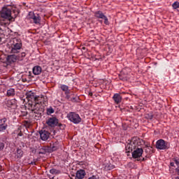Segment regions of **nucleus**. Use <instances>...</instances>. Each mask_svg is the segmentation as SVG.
<instances>
[{
	"instance_id": "nucleus-33",
	"label": "nucleus",
	"mask_w": 179,
	"mask_h": 179,
	"mask_svg": "<svg viewBox=\"0 0 179 179\" xmlns=\"http://www.w3.org/2000/svg\"><path fill=\"white\" fill-rule=\"evenodd\" d=\"M57 127H59V129H65V127L66 126L58 122Z\"/></svg>"
},
{
	"instance_id": "nucleus-41",
	"label": "nucleus",
	"mask_w": 179,
	"mask_h": 179,
	"mask_svg": "<svg viewBox=\"0 0 179 179\" xmlns=\"http://www.w3.org/2000/svg\"><path fill=\"white\" fill-rule=\"evenodd\" d=\"M18 136H23V133H22V131H20V132L17 134Z\"/></svg>"
},
{
	"instance_id": "nucleus-44",
	"label": "nucleus",
	"mask_w": 179,
	"mask_h": 179,
	"mask_svg": "<svg viewBox=\"0 0 179 179\" xmlns=\"http://www.w3.org/2000/svg\"><path fill=\"white\" fill-rule=\"evenodd\" d=\"M83 50H85V48H83Z\"/></svg>"
},
{
	"instance_id": "nucleus-24",
	"label": "nucleus",
	"mask_w": 179,
	"mask_h": 179,
	"mask_svg": "<svg viewBox=\"0 0 179 179\" xmlns=\"http://www.w3.org/2000/svg\"><path fill=\"white\" fill-rule=\"evenodd\" d=\"M32 20L35 24H40V22H41V17H40V15H38V14L35 15Z\"/></svg>"
},
{
	"instance_id": "nucleus-28",
	"label": "nucleus",
	"mask_w": 179,
	"mask_h": 179,
	"mask_svg": "<svg viewBox=\"0 0 179 179\" xmlns=\"http://www.w3.org/2000/svg\"><path fill=\"white\" fill-rule=\"evenodd\" d=\"M153 117L154 115H153V113H152L145 114V118L147 120H153Z\"/></svg>"
},
{
	"instance_id": "nucleus-21",
	"label": "nucleus",
	"mask_w": 179,
	"mask_h": 179,
	"mask_svg": "<svg viewBox=\"0 0 179 179\" xmlns=\"http://www.w3.org/2000/svg\"><path fill=\"white\" fill-rule=\"evenodd\" d=\"M113 99L114 100L115 104H120L121 101H122V96L120 94H115L113 96Z\"/></svg>"
},
{
	"instance_id": "nucleus-18",
	"label": "nucleus",
	"mask_w": 179,
	"mask_h": 179,
	"mask_svg": "<svg viewBox=\"0 0 179 179\" xmlns=\"http://www.w3.org/2000/svg\"><path fill=\"white\" fill-rule=\"evenodd\" d=\"M86 176V171L83 169H80L77 171L76 173V179H83L85 178V176Z\"/></svg>"
},
{
	"instance_id": "nucleus-27",
	"label": "nucleus",
	"mask_w": 179,
	"mask_h": 179,
	"mask_svg": "<svg viewBox=\"0 0 179 179\" xmlns=\"http://www.w3.org/2000/svg\"><path fill=\"white\" fill-rule=\"evenodd\" d=\"M50 174H61V171L58 170V169H52L50 170Z\"/></svg>"
},
{
	"instance_id": "nucleus-8",
	"label": "nucleus",
	"mask_w": 179,
	"mask_h": 179,
	"mask_svg": "<svg viewBox=\"0 0 179 179\" xmlns=\"http://www.w3.org/2000/svg\"><path fill=\"white\" fill-rule=\"evenodd\" d=\"M156 148L159 150H166V149H170V143L163 139H159L156 143Z\"/></svg>"
},
{
	"instance_id": "nucleus-30",
	"label": "nucleus",
	"mask_w": 179,
	"mask_h": 179,
	"mask_svg": "<svg viewBox=\"0 0 179 179\" xmlns=\"http://www.w3.org/2000/svg\"><path fill=\"white\" fill-rule=\"evenodd\" d=\"M54 108H52V107H50L47 109V115H50V114H54Z\"/></svg>"
},
{
	"instance_id": "nucleus-37",
	"label": "nucleus",
	"mask_w": 179,
	"mask_h": 179,
	"mask_svg": "<svg viewBox=\"0 0 179 179\" xmlns=\"http://www.w3.org/2000/svg\"><path fill=\"white\" fill-rule=\"evenodd\" d=\"M102 19L104 20V23L106 24H110V23L108 22V18H107V16L105 15Z\"/></svg>"
},
{
	"instance_id": "nucleus-26",
	"label": "nucleus",
	"mask_w": 179,
	"mask_h": 179,
	"mask_svg": "<svg viewBox=\"0 0 179 179\" xmlns=\"http://www.w3.org/2000/svg\"><path fill=\"white\" fill-rule=\"evenodd\" d=\"M15 89L10 88V90H7V96L8 97L13 96H15Z\"/></svg>"
},
{
	"instance_id": "nucleus-19",
	"label": "nucleus",
	"mask_w": 179,
	"mask_h": 179,
	"mask_svg": "<svg viewBox=\"0 0 179 179\" xmlns=\"http://www.w3.org/2000/svg\"><path fill=\"white\" fill-rule=\"evenodd\" d=\"M59 148V144L58 141L52 142L50 143L49 150L51 152H55V150H58Z\"/></svg>"
},
{
	"instance_id": "nucleus-40",
	"label": "nucleus",
	"mask_w": 179,
	"mask_h": 179,
	"mask_svg": "<svg viewBox=\"0 0 179 179\" xmlns=\"http://www.w3.org/2000/svg\"><path fill=\"white\" fill-rule=\"evenodd\" d=\"M26 57V53L25 52H22L21 53V58H24Z\"/></svg>"
},
{
	"instance_id": "nucleus-13",
	"label": "nucleus",
	"mask_w": 179,
	"mask_h": 179,
	"mask_svg": "<svg viewBox=\"0 0 179 179\" xmlns=\"http://www.w3.org/2000/svg\"><path fill=\"white\" fill-rule=\"evenodd\" d=\"M173 162L170 163V166H169V173L171 174L174 173V171H173V169H171V167H176L174 164H176L177 167H179V158L178 157L173 158Z\"/></svg>"
},
{
	"instance_id": "nucleus-7",
	"label": "nucleus",
	"mask_w": 179,
	"mask_h": 179,
	"mask_svg": "<svg viewBox=\"0 0 179 179\" xmlns=\"http://www.w3.org/2000/svg\"><path fill=\"white\" fill-rule=\"evenodd\" d=\"M130 78L131 71L128 68L123 69L119 74L120 80H122L123 82H127V80H129Z\"/></svg>"
},
{
	"instance_id": "nucleus-16",
	"label": "nucleus",
	"mask_w": 179,
	"mask_h": 179,
	"mask_svg": "<svg viewBox=\"0 0 179 179\" xmlns=\"http://www.w3.org/2000/svg\"><path fill=\"white\" fill-rule=\"evenodd\" d=\"M1 124H0V132H3L8 128V124H6V121L8 120L6 117L2 118L0 120Z\"/></svg>"
},
{
	"instance_id": "nucleus-38",
	"label": "nucleus",
	"mask_w": 179,
	"mask_h": 179,
	"mask_svg": "<svg viewBox=\"0 0 179 179\" xmlns=\"http://www.w3.org/2000/svg\"><path fill=\"white\" fill-rule=\"evenodd\" d=\"M175 171L178 176H179V166H177L176 169H175Z\"/></svg>"
},
{
	"instance_id": "nucleus-47",
	"label": "nucleus",
	"mask_w": 179,
	"mask_h": 179,
	"mask_svg": "<svg viewBox=\"0 0 179 179\" xmlns=\"http://www.w3.org/2000/svg\"><path fill=\"white\" fill-rule=\"evenodd\" d=\"M1 38H0V41H1Z\"/></svg>"
},
{
	"instance_id": "nucleus-1",
	"label": "nucleus",
	"mask_w": 179,
	"mask_h": 179,
	"mask_svg": "<svg viewBox=\"0 0 179 179\" xmlns=\"http://www.w3.org/2000/svg\"><path fill=\"white\" fill-rule=\"evenodd\" d=\"M143 144H145V141L138 137H134L131 141H130L126 145L125 149L127 153L132 152L133 159H137V162H145V158L142 157L143 155V148H142Z\"/></svg>"
},
{
	"instance_id": "nucleus-42",
	"label": "nucleus",
	"mask_w": 179,
	"mask_h": 179,
	"mask_svg": "<svg viewBox=\"0 0 179 179\" xmlns=\"http://www.w3.org/2000/svg\"><path fill=\"white\" fill-rule=\"evenodd\" d=\"M172 179H179V176H172Z\"/></svg>"
},
{
	"instance_id": "nucleus-35",
	"label": "nucleus",
	"mask_w": 179,
	"mask_h": 179,
	"mask_svg": "<svg viewBox=\"0 0 179 179\" xmlns=\"http://www.w3.org/2000/svg\"><path fill=\"white\" fill-rule=\"evenodd\" d=\"M34 16H36V14H34V13L29 12V15H28V18L29 19H33L34 17Z\"/></svg>"
},
{
	"instance_id": "nucleus-15",
	"label": "nucleus",
	"mask_w": 179,
	"mask_h": 179,
	"mask_svg": "<svg viewBox=\"0 0 179 179\" xmlns=\"http://www.w3.org/2000/svg\"><path fill=\"white\" fill-rule=\"evenodd\" d=\"M43 101H44V96H40L36 95V101L34 102V105L41 108V104H43Z\"/></svg>"
},
{
	"instance_id": "nucleus-14",
	"label": "nucleus",
	"mask_w": 179,
	"mask_h": 179,
	"mask_svg": "<svg viewBox=\"0 0 179 179\" xmlns=\"http://www.w3.org/2000/svg\"><path fill=\"white\" fill-rule=\"evenodd\" d=\"M23 150L21 148H17L16 151L14 152V157L18 160H20L23 157Z\"/></svg>"
},
{
	"instance_id": "nucleus-45",
	"label": "nucleus",
	"mask_w": 179,
	"mask_h": 179,
	"mask_svg": "<svg viewBox=\"0 0 179 179\" xmlns=\"http://www.w3.org/2000/svg\"><path fill=\"white\" fill-rule=\"evenodd\" d=\"M100 22H101V23H102V22H103V21H102V20H101Z\"/></svg>"
},
{
	"instance_id": "nucleus-20",
	"label": "nucleus",
	"mask_w": 179,
	"mask_h": 179,
	"mask_svg": "<svg viewBox=\"0 0 179 179\" xmlns=\"http://www.w3.org/2000/svg\"><path fill=\"white\" fill-rule=\"evenodd\" d=\"M34 75H40L43 72V69L40 66H35L32 69Z\"/></svg>"
},
{
	"instance_id": "nucleus-23",
	"label": "nucleus",
	"mask_w": 179,
	"mask_h": 179,
	"mask_svg": "<svg viewBox=\"0 0 179 179\" xmlns=\"http://www.w3.org/2000/svg\"><path fill=\"white\" fill-rule=\"evenodd\" d=\"M94 15V17H96V19H103L106 16L101 10L95 11Z\"/></svg>"
},
{
	"instance_id": "nucleus-3",
	"label": "nucleus",
	"mask_w": 179,
	"mask_h": 179,
	"mask_svg": "<svg viewBox=\"0 0 179 179\" xmlns=\"http://www.w3.org/2000/svg\"><path fill=\"white\" fill-rule=\"evenodd\" d=\"M22 39L20 38H14L10 41L8 52L10 54H19L22 50Z\"/></svg>"
},
{
	"instance_id": "nucleus-11",
	"label": "nucleus",
	"mask_w": 179,
	"mask_h": 179,
	"mask_svg": "<svg viewBox=\"0 0 179 179\" xmlns=\"http://www.w3.org/2000/svg\"><path fill=\"white\" fill-rule=\"evenodd\" d=\"M17 59L22 61V59H19V57H17L16 55H10L6 57V61L8 62V64H13V62H16Z\"/></svg>"
},
{
	"instance_id": "nucleus-10",
	"label": "nucleus",
	"mask_w": 179,
	"mask_h": 179,
	"mask_svg": "<svg viewBox=\"0 0 179 179\" xmlns=\"http://www.w3.org/2000/svg\"><path fill=\"white\" fill-rule=\"evenodd\" d=\"M59 120L55 117H50L47 121L46 124L51 127L52 128H54L55 127H57L58 125Z\"/></svg>"
},
{
	"instance_id": "nucleus-17",
	"label": "nucleus",
	"mask_w": 179,
	"mask_h": 179,
	"mask_svg": "<svg viewBox=\"0 0 179 179\" xmlns=\"http://www.w3.org/2000/svg\"><path fill=\"white\" fill-rule=\"evenodd\" d=\"M7 106L15 110L17 107V101L15 99L8 101Z\"/></svg>"
},
{
	"instance_id": "nucleus-6",
	"label": "nucleus",
	"mask_w": 179,
	"mask_h": 179,
	"mask_svg": "<svg viewBox=\"0 0 179 179\" xmlns=\"http://www.w3.org/2000/svg\"><path fill=\"white\" fill-rule=\"evenodd\" d=\"M67 118H69V121L73 124H80V122H82V118L79 116V114L75 112L69 113Z\"/></svg>"
},
{
	"instance_id": "nucleus-46",
	"label": "nucleus",
	"mask_w": 179,
	"mask_h": 179,
	"mask_svg": "<svg viewBox=\"0 0 179 179\" xmlns=\"http://www.w3.org/2000/svg\"><path fill=\"white\" fill-rule=\"evenodd\" d=\"M31 164H33V162H31Z\"/></svg>"
},
{
	"instance_id": "nucleus-36",
	"label": "nucleus",
	"mask_w": 179,
	"mask_h": 179,
	"mask_svg": "<svg viewBox=\"0 0 179 179\" xmlns=\"http://www.w3.org/2000/svg\"><path fill=\"white\" fill-rule=\"evenodd\" d=\"M5 148V143L2 141H0V152H2Z\"/></svg>"
},
{
	"instance_id": "nucleus-31",
	"label": "nucleus",
	"mask_w": 179,
	"mask_h": 179,
	"mask_svg": "<svg viewBox=\"0 0 179 179\" xmlns=\"http://www.w3.org/2000/svg\"><path fill=\"white\" fill-rule=\"evenodd\" d=\"M145 153H149L150 155H152V153H155V150H153V148H148L145 149Z\"/></svg>"
},
{
	"instance_id": "nucleus-29",
	"label": "nucleus",
	"mask_w": 179,
	"mask_h": 179,
	"mask_svg": "<svg viewBox=\"0 0 179 179\" xmlns=\"http://www.w3.org/2000/svg\"><path fill=\"white\" fill-rule=\"evenodd\" d=\"M106 169L107 170H113V169H115V166H114L111 164H109L106 166Z\"/></svg>"
},
{
	"instance_id": "nucleus-34",
	"label": "nucleus",
	"mask_w": 179,
	"mask_h": 179,
	"mask_svg": "<svg viewBox=\"0 0 179 179\" xmlns=\"http://www.w3.org/2000/svg\"><path fill=\"white\" fill-rule=\"evenodd\" d=\"M23 124H24V126L26 127V128H30V122L27 120H24Z\"/></svg>"
},
{
	"instance_id": "nucleus-9",
	"label": "nucleus",
	"mask_w": 179,
	"mask_h": 179,
	"mask_svg": "<svg viewBox=\"0 0 179 179\" xmlns=\"http://www.w3.org/2000/svg\"><path fill=\"white\" fill-rule=\"evenodd\" d=\"M65 96L66 100H68V101H71L72 103H78L79 100L78 95L75 94V93H73L72 91H70L69 93L66 94Z\"/></svg>"
},
{
	"instance_id": "nucleus-39",
	"label": "nucleus",
	"mask_w": 179,
	"mask_h": 179,
	"mask_svg": "<svg viewBox=\"0 0 179 179\" xmlns=\"http://www.w3.org/2000/svg\"><path fill=\"white\" fill-rule=\"evenodd\" d=\"M145 148H150V149H153V147L150 146V143L145 144Z\"/></svg>"
},
{
	"instance_id": "nucleus-2",
	"label": "nucleus",
	"mask_w": 179,
	"mask_h": 179,
	"mask_svg": "<svg viewBox=\"0 0 179 179\" xmlns=\"http://www.w3.org/2000/svg\"><path fill=\"white\" fill-rule=\"evenodd\" d=\"M20 13L19 8L10 6H3L0 10V23L3 22L5 26L9 24L10 22H15V19L17 17Z\"/></svg>"
},
{
	"instance_id": "nucleus-4",
	"label": "nucleus",
	"mask_w": 179,
	"mask_h": 179,
	"mask_svg": "<svg viewBox=\"0 0 179 179\" xmlns=\"http://www.w3.org/2000/svg\"><path fill=\"white\" fill-rule=\"evenodd\" d=\"M26 99L28 100L27 107L28 110H31V108H34V107H37V106L34 105V101H36V93L32 92L31 91L27 92L25 94Z\"/></svg>"
},
{
	"instance_id": "nucleus-32",
	"label": "nucleus",
	"mask_w": 179,
	"mask_h": 179,
	"mask_svg": "<svg viewBox=\"0 0 179 179\" xmlns=\"http://www.w3.org/2000/svg\"><path fill=\"white\" fill-rule=\"evenodd\" d=\"M173 9H178L179 8V2L178 1H175L173 5H172Z\"/></svg>"
},
{
	"instance_id": "nucleus-5",
	"label": "nucleus",
	"mask_w": 179,
	"mask_h": 179,
	"mask_svg": "<svg viewBox=\"0 0 179 179\" xmlns=\"http://www.w3.org/2000/svg\"><path fill=\"white\" fill-rule=\"evenodd\" d=\"M30 112V114H32L33 118L34 120H38L41 118V114L43 113L44 109L43 108H39L38 106H35L31 109H28Z\"/></svg>"
},
{
	"instance_id": "nucleus-43",
	"label": "nucleus",
	"mask_w": 179,
	"mask_h": 179,
	"mask_svg": "<svg viewBox=\"0 0 179 179\" xmlns=\"http://www.w3.org/2000/svg\"><path fill=\"white\" fill-rule=\"evenodd\" d=\"M89 96H90L92 97V96H93V92H90Z\"/></svg>"
},
{
	"instance_id": "nucleus-25",
	"label": "nucleus",
	"mask_w": 179,
	"mask_h": 179,
	"mask_svg": "<svg viewBox=\"0 0 179 179\" xmlns=\"http://www.w3.org/2000/svg\"><path fill=\"white\" fill-rule=\"evenodd\" d=\"M60 89L61 90H62V92H64L65 94H67L69 92H71V90H69V87L66 85H61Z\"/></svg>"
},
{
	"instance_id": "nucleus-12",
	"label": "nucleus",
	"mask_w": 179,
	"mask_h": 179,
	"mask_svg": "<svg viewBox=\"0 0 179 179\" xmlns=\"http://www.w3.org/2000/svg\"><path fill=\"white\" fill-rule=\"evenodd\" d=\"M41 139L42 141H48V138H50V133L46 130H41L39 131Z\"/></svg>"
},
{
	"instance_id": "nucleus-22",
	"label": "nucleus",
	"mask_w": 179,
	"mask_h": 179,
	"mask_svg": "<svg viewBox=\"0 0 179 179\" xmlns=\"http://www.w3.org/2000/svg\"><path fill=\"white\" fill-rule=\"evenodd\" d=\"M45 153H51V150H50L49 148L41 147L39 148L38 155H45Z\"/></svg>"
}]
</instances>
